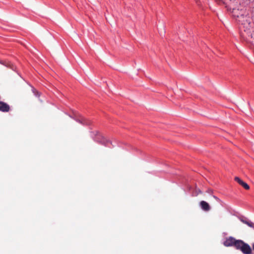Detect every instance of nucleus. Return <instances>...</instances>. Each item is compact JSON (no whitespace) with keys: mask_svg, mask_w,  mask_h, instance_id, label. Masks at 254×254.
<instances>
[{"mask_svg":"<svg viewBox=\"0 0 254 254\" xmlns=\"http://www.w3.org/2000/svg\"><path fill=\"white\" fill-rule=\"evenodd\" d=\"M237 22L242 30H244L248 34L251 33L254 27V23L251 17L247 13L245 16L240 17Z\"/></svg>","mask_w":254,"mask_h":254,"instance_id":"1","label":"nucleus"},{"mask_svg":"<svg viewBox=\"0 0 254 254\" xmlns=\"http://www.w3.org/2000/svg\"><path fill=\"white\" fill-rule=\"evenodd\" d=\"M234 247L237 249L241 250L244 254H252V250L250 246L242 240H237Z\"/></svg>","mask_w":254,"mask_h":254,"instance_id":"2","label":"nucleus"},{"mask_svg":"<svg viewBox=\"0 0 254 254\" xmlns=\"http://www.w3.org/2000/svg\"><path fill=\"white\" fill-rule=\"evenodd\" d=\"M228 10L232 13L233 17L236 21L240 19V17L245 16L248 13L245 9H239V8H230Z\"/></svg>","mask_w":254,"mask_h":254,"instance_id":"3","label":"nucleus"},{"mask_svg":"<svg viewBox=\"0 0 254 254\" xmlns=\"http://www.w3.org/2000/svg\"><path fill=\"white\" fill-rule=\"evenodd\" d=\"M237 240L232 237H229L224 242L223 244L226 247H234Z\"/></svg>","mask_w":254,"mask_h":254,"instance_id":"4","label":"nucleus"},{"mask_svg":"<svg viewBox=\"0 0 254 254\" xmlns=\"http://www.w3.org/2000/svg\"><path fill=\"white\" fill-rule=\"evenodd\" d=\"M199 204L201 209L204 211H208L210 210V206L207 202L202 200L200 202Z\"/></svg>","mask_w":254,"mask_h":254,"instance_id":"5","label":"nucleus"},{"mask_svg":"<svg viewBox=\"0 0 254 254\" xmlns=\"http://www.w3.org/2000/svg\"><path fill=\"white\" fill-rule=\"evenodd\" d=\"M9 110V106L6 103L0 102V111L2 112H8Z\"/></svg>","mask_w":254,"mask_h":254,"instance_id":"6","label":"nucleus"},{"mask_svg":"<svg viewBox=\"0 0 254 254\" xmlns=\"http://www.w3.org/2000/svg\"><path fill=\"white\" fill-rule=\"evenodd\" d=\"M246 190H249L250 189L249 186L245 182L243 181L242 183L240 184Z\"/></svg>","mask_w":254,"mask_h":254,"instance_id":"7","label":"nucleus"},{"mask_svg":"<svg viewBox=\"0 0 254 254\" xmlns=\"http://www.w3.org/2000/svg\"><path fill=\"white\" fill-rule=\"evenodd\" d=\"M246 224L249 227L254 228V223H253L252 222L248 221L246 223Z\"/></svg>","mask_w":254,"mask_h":254,"instance_id":"8","label":"nucleus"},{"mask_svg":"<svg viewBox=\"0 0 254 254\" xmlns=\"http://www.w3.org/2000/svg\"><path fill=\"white\" fill-rule=\"evenodd\" d=\"M77 121L82 124H87V123L85 121L84 119H82L81 120H78Z\"/></svg>","mask_w":254,"mask_h":254,"instance_id":"9","label":"nucleus"},{"mask_svg":"<svg viewBox=\"0 0 254 254\" xmlns=\"http://www.w3.org/2000/svg\"><path fill=\"white\" fill-rule=\"evenodd\" d=\"M235 180L240 185L242 183V182L243 181H242L240 178H239L238 177H236L235 178Z\"/></svg>","mask_w":254,"mask_h":254,"instance_id":"10","label":"nucleus"},{"mask_svg":"<svg viewBox=\"0 0 254 254\" xmlns=\"http://www.w3.org/2000/svg\"><path fill=\"white\" fill-rule=\"evenodd\" d=\"M241 221L244 224H246V223L248 221V220H246V219H240Z\"/></svg>","mask_w":254,"mask_h":254,"instance_id":"11","label":"nucleus"},{"mask_svg":"<svg viewBox=\"0 0 254 254\" xmlns=\"http://www.w3.org/2000/svg\"><path fill=\"white\" fill-rule=\"evenodd\" d=\"M252 247H253V249L254 251V243L253 244Z\"/></svg>","mask_w":254,"mask_h":254,"instance_id":"12","label":"nucleus"},{"mask_svg":"<svg viewBox=\"0 0 254 254\" xmlns=\"http://www.w3.org/2000/svg\"><path fill=\"white\" fill-rule=\"evenodd\" d=\"M214 197L215 198L217 199H218V198H217V197L215 196H214Z\"/></svg>","mask_w":254,"mask_h":254,"instance_id":"13","label":"nucleus"},{"mask_svg":"<svg viewBox=\"0 0 254 254\" xmlns=\"http://www.w3.org/2000/svg\"><path fill=\"white\" fill-rule=\"evenodd\" d=\"M198 192L201 193V191L199 190L198 191Z\"/></svg>","mask_w":254,"mask_h":254,"instance_id":"14","label":"nucleus"},{"mask_svg":"<svg viewBox=\"0 0 254 254\" xmlns=\"http://www.w3.org/2000/svg\"><path fill=\"white\" fill-rule=\"evenodd\" d=\"M198 192L201 193V191L199 190L198 191Z\"/></svg>","mask_w":254,"mask_h":254,"instance_id":"15","label":"nucleus"}]
</instances>
